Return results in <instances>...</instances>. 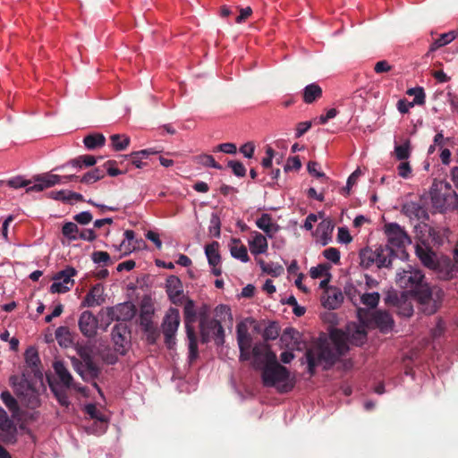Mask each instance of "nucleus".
Returning a JSON list of instances; mask_svg holds the SVG:
<instances>
[{
	"label": "nucleus",
	"instance_id": "obj_47",
	"mask_svg": "<svg viewBox=\"0 0 458 458\" xmlns=\"http://www.w3.org/2000/svg\"><path fill=\"white\" fill-rule=\"evenodd\" d=\"M330 266L327 264H319L317 267H312L310 270V275L312 278H319L329 276Z\"/></svg>",
	"mask_w": 458,
	"mask_h": 458
},
{
	"label": "nucleus",
	"instance_id": "obj_24",
	"mask_svg": "<svg viewBox=\"0 0 458 458\" xmlns=\"http://www.w3.org/2000/svg\"><path fill=\"white\" fill-rule=\"evenodd\" d=\"M104 288L101 284L94 285L87 293L81 302L82 307H95L101 305L105 299L103 297Z\"/></svg>",
	"mask_w": 458,
	"mask_h": 458
},
{
	"label": "nucleus",
	"instance_id": "obj_54",
	"mask_svg": "<svg viewBox=\"0 0 458 458\" xmlns=\"http://www.w3.org/2000/svg\"><path fill=\"white\" fill-rule=\"evenodd\" d=\"M228 166L231 167L233 173L239 177H243L246 174L244 165L239 161H230Z\"/></svg>",
	"mask_w": 458,
	"mask_h": 458
},
{
	"label": "nucleus",
	"instance_id": "obj_27",
	"mask_svg": "<svg viewBox=\"0 0 458 458\" xmlns=\"http://www.w3.org/2000/svg\"><path fill=\"white\" fill-rule=\"evenodd\" d=\"M324 307L335 310L336 309L343 301L342 293L335 289L325 290V294L321 298Z\"/></svg>",
	"mask_w": 458,
	"mask_h": 458
},
{
	"label": "nucleus",
	"instance_id": "obj_12",
	"mask_svg": "<svg viewBox=\"0 0 458 458\" xmlns=\"http://www.w3.org/2000/svg\"><path fill=\"white\" fill-rule=\"evenodd\" d=\"M201 340L203 343L208 342V332L207 327H212L214 334L212 335L216 344L223 345L225 343V330L221 325V321L216 319L201 318L200 324Z\"/></svg>",
	"mask_w": 458,
	"mask_h": 458
},
{
	"label": "nucleus",
	"instance_id": "obj_40",
	"mask_svg": "<svg viewBox=\"0 0 458 458\" xmlns=\"http://www.w3.org/2000/svg\"><path fill=\"white\" fill-rule=\"evenodd\" d=\"M216 315L219 318L221 323H228V327H233V315L231 312V309L226 305H219L216 308Z\"/></svg>",
	"mask_w": 458,
	"mask_h": 458
},
{
	"label": "nucleus",
	"instance_id": "obj_29",
	"mask_svg": "<svg viewBox=\"0 0 458 458\" xmlns=\"http://www.w3.org/2000/svg\"><path fill=\"white\" fill-rule=\"evenodd\" d=\"M84 411L90 417V419L96 420L100 423V428L94 431L98 433L105 432L107 419L106 415L96 406V404L89 403L85 405Z\"/></svg>",
	"mask_w": 458,
	"mask_h": 458
},
{
	"label": "nucleus",
	"instance_id": "obj_14",
	"mask_svg": "<svg viewBox=\"0 0 458 458\" xmlns=\"http://www.w3.org/2000/svg\"><path fill=\"white\" fill-rule=\"evenodd\" d=\"M423 275L420 270L413 269L408 267V269H403L396 275V283L398 285L404 289L416 288L422 281Z\"/></svg>",
	"mask_w": 458,
	"mask_h": 458
},
{
	"label": "nucleus",
	"instance_id": "obj_63",
	"mask_svg": "<svg viewBox=\"0 0 458 458\" xmlns=\"http://www.w3.org/2000/svg\"><path fill=\"white\" fill-rule=\"evenodd\" d=\"M338 112L335 108H331L327 110L326 114H321L318 118V123L319 124H325L327 123L328 120L335 118L337 115Z\"/></svg>",
	"mask_w": 458,
	"mask_h": 458
},
{
	"label": "nucleus",
	"instance_id": "obj_9",
	"mask_svg": "<svg viewBox=\"0 0 458 458\" xmlns=\"http://www.w3.org/2000/svg\"><path fill=\"white\" fill-rule=\"evenodd\" d=\"M77 274L75 268L67 267L58 272L54 277V283L50 286L52 293H64L71 290L74 284L72 277Z\"/></svg>",
	"mask_w": 458,
	"mask_h": 458
},
{
	"label": "nucleus",
	"instance_id": "obj_59",
	"mask_svg": "<svg viewBox=\"0 0 458 458\" xmlns=\"http://www.w3.org/2000/svg\"><path fill=\"white\" fill-rule=\"evenodd\" d=\"M308 171L310 174H312L315 177L322 178L325 177V174L323 172H320L318 170L319 165L317 162L310 161L308 163Z\"/></svg>",
	"mask_w": 458,
	"mask_h": 458
},
{
	"label": "nucleus",
	"instance_id": "obj_45",
	"mask_svg": "<svg viewBox=\"0 0 458 458\" xmlns=\"http://www.w3.org/2000/svg\"><path fill=\"white\" fill-rule=\"evenodd\" d=\"M401 297L403 300L395 303L398 313L403 317H411L413 313L412 305L405 299V294L403 293Z\"/></svg>",
	"mask_w": 458,
	"mask_h": 458
},
{
	"label": "nucleus",
	"instance_id": "obj_5",
	"mask_svg": "<svg viewBox=\"0 0 458 458\" xmlns=\"http://www.w3.org/2000/svg\"><path fill=\"white\" fill-rule=\"evenodd\" d=\"M393 250L390 247H377L375 250L367 248L360 251V266L369 268L376 266L378 268L387 267L391 264Z\"/></svg>",
	"mask_w": 458,
	"mask_h": 458
},
{
	"label": "nucleus",
	"instance_id": "obj_39",
	"mask_svg": "<svg viewBox=\"0 0 458 458\" xmlns=\"http://www.w3.org/2000/svg\"><path fill=\"white\" fill-rule=\"evenodd\" d=\"M456 38V33L454 31H449L447 33H443L437 39H436L430 46L429 50L435 51L439 47H442L449 43H451Z\"/></svg>",
	"mask_w": 458,
	"mask_h": 458
},
{
	"label": "nucleus",
	"instance_id": "obj_3",
	"mask_svg": "<svg viewBox=\"0 0 458 458\" xmlns=\"http://www.w3.org/2000/svg\"><path fill=\"white\" fill-rule=\"evenodd\" d=\"M432 205L440 212L454 206L457 201V195L449 182L435 180L430 188Z\"/></svg>",
	"mask_w": 458,
	"mask_h": 458
},
{
	"label": "nucleus",
	"instance_id": "obj_49",
	"mask_svg": "<svg viewBox=\"0 0 458 458\" xmlns=\"http://www.w3.org/2000/svg\"><path fill=\"white\" fill-rule=\"evenodd\" d=\"M25 360L30 367H37L39 363V357L35 348H29L25 352Z\"/></svg>",
	"mask_w": 458,
	"mask_h": 458
},
{
	"label": "nucleus",
	"instance_id": "obj_55",
	"mask_svg": "<svg viewBox=\"0 0 458 458\" xmlns=\"http://www.w3.org/2000/svg\"><path fill=\"white\" fill-rule=\"evenodd\" d=\"M397 171L399 176L403 178H408L411 174V167L410 165V163L407 162L406 160L402 161L397 166Z\"/></svg>",
	"mask_w": 458,
	"mask_h": 458
},
{
	"label": "nucleus",
	"instance_id": "obj_62",
	"mask_svg": "<svg viewBox=\"0 0 458 458\" xmlns=\"http://www.w3.org/2000/svg\"><path fill=\"white\" fill-rule=\"evenodd\" d=\"M69 194H70V191L62 190V191H51L50 197L54 199L69 202Z\"/></svg>",
	"mask_w": 458,
	"mask_h": 458
},
{
	"label": "nucleus",
	"instance_id": "obj_25",
	"mask_svg": "<svg viewBox=\"0 0 458 458\" xmlns=\"http://www.w3.org/2000/svg\"><path fill=\"white\" fill-rule=\"evenodd\" d=\"M256 225L269 238H273L279 230V225L274 223L272 216L267 213L262 214L260 217L256 220Z\"/></svg>",
	"mask_w": 458,
	"mask_h": 458
},
{
	"label": "nucleus",
	"instance_id": "obj_32",
	"mask_svg": "<svg viewBox=\"0 0 458 458\" xmlns=\"http://www.w3.org/2000/svg\"><path fill=\"white\" fill-rule=\"evenodd\" d=\"M380 300V294L377 292L365 293L360 294V302L366 307V310L371 311L377 306ZM365 310V308H363Z\"/></svg>",
	"mask_w": 458,
	"mask_h": 458
},
{
	"label": "nucleus",
	"instance_id": "obj_17",
	"mask_svg": "<svg viewBox=\"0 0 458 458\" xmlns=\"http://www.w3.org/2000/svg\"><path fill=\"white\" fill-rule=\"evenodd\" d=\"M369 318L372 321L369 327H377L381 332H388L394 327V320L386 311H369Z\"/></svg>",
	"mask_w": 458,
	"mask_h": 458
},
{
	"label": "nucleus",
	"instance_id": "obj_34",
	"mask_svg": "<svg viewBox=\"0 0 458 458\" xmlns=\"http://www.w3.org/2000/svg\"><path fill=\"white\" fill-rule=\"evenodd\" d=\"M218 242H214L205 248V253L210 266H218L220 263L221 258L218 252Z\"/></svg>",
	"mask_w": 458,
	"mask_h": 458
},
{
	"label": "nucleus",
	"instance_id": "obj_6",
	"mask_svg": "<svg viewBox=\"0 0 458 458\" xmlns=\"http://www.w3.org/2000/svg\"><path fill=\"white\" fill-rule=\"evenodd\" d=\"M10 383L14 388L15 393L21 398V402L30 409H35L40 405L39 394L29 383L22 377L16 376L11 377Z\"/></svg>",
	"mask_w": 458,
	"mask_h": 458
},
{
	"label": "nucleus",
	"instance_id": "obj_48",
	"mask_svg": "<svg viewBox=\"0 0 458 458\" xmlns=\"http://www.w3.org/2000/svg\"><path fill=\"white\" fill-rule=\"evenodd\" d=\"M407 94L409 96H413V101L414 105H423L425 103V92L424 89L421 87L418 88H411L407 90Z\"/></svg>",
	"mask_w": 458,
	"mask_h": 458
},
{
	"label": "nucleus",
	"instance_id": "obj_50",
	"mask_svg": "<svg viewBox=\"0 0 458 458\" xmlns=\"http://www.w3.org/2000/svg\"><path fill=\"white\" fill-rule=\"evenodd\" d=\"M198 162L205 166L213 167L216 169H222V166L216 162L211 155H200L197 157Z\"/></svg>",
	"mask_w": 458,
	"mask_h": 458
},
{
	"label": "nucleus",
	"instance_id": "obj_37",
	"mask_svg": "<svg viewBox=\"0 0 458 458\" xmlns=\"http://www.w3.org/2000/svg\"><path fill=\"white\" fill-rule=\"evenodd\" d=\"M157 153L151 149H143L140 151H136L131 153L130 156H125L124 157H131L132 165L137 168H142L145 165V163L142 159L147 158L149 155Z\"/></svg>",
	"mask_w": 458,
	"mask_h": 458
},
{
	"label": "nucleus",
	"instance_id": "obj_20",
	"mask_svg": "<svg viewBox=\"0 0 458 458\" xmlns=\"http://www.w3.org/2000/svg\"><path fill=\"white\" fill-rule=\"evenodd\" d=\"M248 244L250 253L254 256L265 254L268 249L267 237L257 231L251 233Z\"/></svg>",
	"mask_w": 458,
	"mask_h": 458
},
{
	"label": "nucleus",
	"instance_id": "obj_52",
	"mask_svg": "<svg viewBox=\"0 0 458 458\" xmlns=\"http://www.w3.org/2000/svg\"><path fill=\"white\" fill-rule=\"evenodd\" d=\"M323 256L331 262L336 264L340 260V251L335 248H327L323 251Z\"/></svg>",
	"mask_w": 458,
	"mask_h": 458
},
{
	"label": "nucleus",
	"instance_id": "obj_30",
	"mask_svg": "<svg viewBox=\"0 0 458 458\" xmlns=\"http://www.w3.org/2000/svg\"><path fill=\"white\" fill-rule=\"evenodd\" d=\"M333 225L329 220H323L317 228V235L322 245H327L331 239Z\"/></svg>",
	"mask_w": 458,
	"mask_h": 458
},
{
	"label": "nucleus",
	"instance_id": "obj_16",
	"mask_svg": "<svg viewBox=\"0 0 458 458\" xmlns=\"http://www.w3.org/2000/svg\"><path fill=\"white\" fill-rule=\"evenodd\" d=\"M111 335L114 352L119 355H125L130 346V342L126 336V327L121 325H116L113 327Z\"/></svg>",
	"mask_w": 458,
	"mask_h": 458
},
{
	"label": "nucleus",
	"instance_id": "obj_11",
	"mask_svg": "<svg viewBox=\"0 0 458 458\" xmlns=\"http://www.w3.org/2000/svg\"><path fill=\"white\" fill-rule=\"evenodd\" d=\"M253 358V366L262 368L276 360V355L273 352L268 344L264 342L255 344L250 352V358Z\"/></svg>",
	"mask_w": 458,
	"mask_h": 458
},
{
	"label": "nucleus",
	"instance_id": "obj_42",
	"mask_svg": "<svg viewBox=\"0 0 458 458\" xmlns=\"http://www.w3.org/2000/svg\"><path fill=\"white\" fill-rule=\"evenodd\" d=\"M395 157L400 160H407L411 156V143L409 140H406L403 144L394 146Z\"/></svg>",
	"mask_w": 458,
	"mask_h": 458
},
{
	"label": "nucleus",
	"instance_id": "obj_60",
	"mask_svg": "<svg viewBox=\"0 0 458 458\" xmlns=\"http://www.w3.org/2000/svg\"><path fill=\"white\" fill-rule=\"evenodd\" d=\"M53 392L55 393V397L57 398L59 403L63 406H68L70 402L66 393L64 390H58L55 387H52Z\"/></svg>",
	"mask_w": 458,
	"mask_h": 458
},
{
	"label": "nucleus",
	"instance_id": "obj_21",
	"mask_svg": "<svg viewBox=\"0 0 458 458\" xmlns=\"http://www.w3.org/2000/svg\"><path fill=\"white\" fill-rule=\"evenodd\" d=\"M80 355L83 359V361L78 360L77 358H72V365L74 370L83 378H86L85 370L88 369L91 373L96 374L98 369L96 366L93 364L90 357L82 352H80Z\"/></svg>",
	"mask_w": 458,
	"mask_h": 458
},
{
	"label": "nucleus",
	"instance_id": "obj_53",
	"mask_svg": "<svg viewBox=\"0 0 458 458\" xmlns=\"http://www.w3.org/2000/svg\"><path fill=\"white\" fill-rule=\"evenodd\" d=\"M116 161L108 160L104 164L103 167L105 168L104 170H106L110 176H117L119 174H122L123 172L116 168Z\"/></svg>",
	"mask_w": 458,
	"mask_h": 458
},
{
	"label": "nucleus",
	"instance_id": "obj_61",
	"mask_svg": "<svg viewBox=\"0 0 458 458\" xmlns=\"http://www.w3.org/2000/svg\"><path fill=\"white\" fill-rule=\"evenodd\" d=\"M255 146L252 142H247L240 148V152L247 158L253 157Z\"/></svg>",
	"mask_w": 458,
	"mask_h": 458
},
{
	"label": "nucleus",
	"instance_id": "obj_13",
	"mask_svg": "<svg viewBox=\"0 0 458 458\" xmlns=\"http://www.w3.org/2000/svg\"><path fill=\"white\" fill-rule=\"evenodd\" d=\"M385 233L391 247L402 248L411 242L404 230L395 223L386 225Z\"/></svg>",
	"mask_w": 458,
	"mask_h": 458
},
{
	"label": "nucleus",
	"instance_id": "obj_33",
	"mask_svg": "<svg viewBox=\"0 0 458 458\" xmlns=\"http://www.w3.org/2000/svg\"><path fill=\"white\" fill-rule=\"evenodd\" d=\"M105 142H106V138L101 133H94V134L87 135L83 140V143H84L85 147L90 150L103 147L105 145Z\"/></svg>",
	"mask_w": 458,
	"mask_h": 458
},
{
	"label": "nucleus",
	"instance_id": "obj_23",
	"mask_svg": "<svg viewBox=\"0 0 458 458\" xmlns=\"http://www.w3.org/2000/svg\"><path fill=\"white\" fill-rule=\"evenodd\" d=\"M16 432V427L10 420L6 411L0 407V437L6 441H11Z\"/></svg>",
	"mask_w": 458,
	"mask_h": 458
},
{
	"label": "nucleus",
	"instance_id": "obj_51",
	"mask_svg": "<svg viewBox=\"0 0 458 458\" xmlns=\"http://www.w3.org/2000/svg\"><path fill=\"white\" fill-rule=\"evenodd\" d=\"M7 184L12 188L18 189L29 186L30 184H31V181L26 180L22 176H16L10 179L7 182Z\"/></svg>",
	"mask_w": 458,
	"mask_h": 458
},
{
	"label": "nucleus",
	"instance_id": "obj_7",
	"mask_svg": "<svg viewBox=\"0 0 458 458\" xmlns=\"http://www.w3.org/2000/svg\"><path fill=\"white\" fill-rule=\"evenodd\" d=\"M252 322L253 321L251 319L247 318L238 323L236 327V338L240 350L239 360L241 361L250 360V346L252 338L249 333V328Z\"/></svg>",
	"mask_w": 458,
	"mask_h": 458
},
{
	"label": "nucleus",
	"instance_id": "obj_41",
	"mask_svg": "<svg viewBox=\"0 0 458 458\" xmlns=\"http://www.w3.org/2000/svg\"><path fill=\"white\" fill-rule=\"evenodd\" d=\"M97 163V158L90 155L80 156L74 159H72L69 164L73 167L81 168L83 166H92Z\"/></svg>",
	"mask_w": 458,
	"mask_h": 458
},
{
	"label": "nucleus",
	"instance_id": "obj_57",
	"mask_svg": "<svg viewBox=\"0 0 458 458\" xmlns=\"http://www.w3.org/2000/svg\"><path fill=\"white\" fill-rule=\"evenodd\" d=\"M91 259L95 263H107L110 259L109 254L106 251H95L91 255Z\"/></svg>",
	"mask_w": 458,
	"mask_h": 458
},
{
	"label": "nucleus",
	"instance_id": "obj_36",
	"mask_svg": "<svg viewBox=\"0 0 458 458\" xmlns=\"http://www.w3.org/2000/svg\"><path fill=\"white\" fill-rule=\"evenodd\" d=\"M105 170L100 168V167H97V168H94L93 170L86 173L85 174H83L81 176V178L80 179V181L82 182V183H86V184H92L99 180H101L102 178L105 177Z\"/></svg>",
	"mask_w": 458,
	"mask_h": 458
},
{
	"label": "nucleus",
	"instance_id": "obj_56",
	"mask_svg": "<svg viewBox=\"0 0 458 458\" xmlns=\"http://www.w3.org/2000/svg\"><path fill=\"white\" fill-rule=\"evenodd\" d=\"M301 166V160L298 157H289L284 165V171L288 172L291 170H299Z\"/></svg>",
	"mask_w": 458,
	"mask_h": 458
},
{
	"label": "nucleus",
	"instance_id": "obj_44",
	"mask_svg": "<svg viewBox=\"0 0 458 458\" xmlns=\"http://www.w3.org/2000/svg\"><path fill=\"white\" fill-rule=\"evenodd\" d=\"M1 399L9 411L14 415L19 411L18 403L15 398L8 392L4 391L1 394Z\"/></svg>",
	"mask_w": 458,
	"mask_h": 458
},
{
	"label": "nucleus",
	"instance_id": "obj_64",
	"mask_svg": "<svg viewBox=\"0 0 458 458\" xmlns=\"http://www.w3.org/2000/svg\"><path fill=\"white\" fill-rule=\"evenodd\" d=\"M338 241L343 243H349L352 241V236L347 228H338Z\"/></svg>",
	"mask_w": 458,
	"mask_h": 458
},
{
	"label": "nucleus",
	"instance_id": "obj_43",
	"mask_svg": "<svg viewBox=\"0 0 458 458\" xmlns=\"http://www.w3.org/2000/svg\"><path fill=\"white\" fill-rule=\"evenodd\" d=\"M123 234L124 239L117 249L118 250L123 251L124 254H127L134 250V246H131V242L134 239L135 233L132 230H126Z\"/></svg>",
	"mask_w": 458,
	"mask_h": 458
},
{
	"label": "nucleus",
	"instance_id": "obj_1",
	"mask_svg": "<svg viewBox=\"0 0 458 458\" xmlns=\"http://www.w3.org/2000/svg\"><path fill=\"white\" fill-rule=\"evenodd\" d=\"M357 316L360 324L352 323L347 327V336L344 334L335 331L331 334L330 342L318 344L306 352L309 371L313 374L314 369L323 365L324 369L332 366L338 358L344 354L349 347L346 338L355 344H362L367 337V327L372 323L369 318V311L360 307L357 309Z\"/></svg>",
	"mask_w": 458,
	"mask_h": 458
},
{
	"label": "nucleus",
	"instance_id": "obj_58",
	"mask_svg": "<svg viewBox=\"0 0 458 458\" xmlns=\"http://www.w3.org/2000/svg\"><path fill=\"white\" fill-rule=\"evenodd\" d=\"M92 218V215L89 211L81 212L74 216V220L81 225H88Z\"/></svg>",
	"mask_w": 458,
	"mask_h": 458
},
{
	"label": "nucleus",
	"instance_id": "obj_38",
	"mask_svg": "<svg viewBox=\"0 0 458 458\" xmlns=\"http://www.w3.org/2000/svg\"><path fill=\"white\" fill-rule=\"evenodd\" d=\"M110 140L115 151L124 150L130 144V138L124 134H113Z\"/></svg>",
	"mask_w": 458,
	"mask_h": 458
},
{
	"label": "nucleus",
	"instance_id": "obj_31",
	"mask_svg": "<svg viewBox=\"0 0 458 458\" xmlns=\"http://www.w3.org/2000/svg\"><path fill=\"white\" fill-rule=\"evenodd\" d=\"M322 96V89L316 83L307 85L303 89V101L311 104Z\"/></svg>",
	"mask_w": 458,
	"mask_h": 458
},
{
	"label": "nucleus",
	"instance_id": "obj_22",
	"mask_svg": "<svg viewBox=\"0 0 458 458\" xmlns=\"http://www.w3.org/2000/svg\"><path fill=\"white\" fill-rule=\"evenodd\" d=\"M166 293L173 303L181 302L183 291L182 282L177 276H172L166 280Z\"/></svg>",
	"mask_w": 458,
	"mask_h": 458
},
{
	"label": "nucleus",
	"instance_id": "obj_4",
	"mask_svg": "<svg viewBox=\"0 0 458 458\" xmlns=\"http://www.w3.org/2000/svg\"><path fill=\"white\" fill-rule=\"evenodd\" d=\"M444 293L438 286L421 285L416 292V297L421 311L427 315L434 314L442 302Z\"/></svg>",
	"mask_w": 458,
	"mask_h": 458
},
{
	"label": "nucleus",
	"instance_id": "obj_10",
	"mask_svg": "<svg viewBox=\"0 0 458 458\" xmlns=\"http://www.w3.org/2000/svg\"><path fill=\"white\" fill-rule=\"evenodd\" d=\"M184 315L186 320L187 337L189 340L190 359L193 360L198 355V344L194 330L189 326V323L194 321L196 316L195 305L191 300H188L184 305Z\"/></svg>",
	"mask_w": 458,
	"mask_h": 458
},
{
	"label": "nucleus",
	"instance_id": "obj_19",
	"mask_svg": "<svg viewBox=\"0 0 458 458\" xmlns=\"http://www.w3.org/2000/svg\"><path fill=\"white\" fill-rule=\"evenodd\" d=\"M55 374L57 375L58 378L62 382V384L66 387H72L78 392L84 393L85 388L83 386H81L79 385L73 384V378L71 375V373L68 371L64 364L60 361H55L53 364Z\"/></svg>",
	"mask_w": 458,
	"mask_h": 458
},
{
	"label": "nucleus",
	"instance_id": "obj_8",
	"mask_svg": "<svg viewBox=\"0 0 458 458\" xmlns=\"http://www.w3.org/2000/svg\"><path fill=\"white\" fill-rule=\"evenodd\" d=\"M180 325L179 310L174 308H170L162 323V331L165 335V344L169 348L175 344V334Z\"/></svg>",
	"mask_w": 458,
	"mask_h": 458
},
{
	"label": "nucleus",
	"instance_id": "obj_35",
	"mask_svg": "<svg viewBox=\"0 0 458 458\" xmlns=\"http://www.w3.org/2000/svg\"><path fill=\"white\" fill-rule=\"evenodd\" d=\"M35 182H39L43 190L62 182V177L57 174H45L35 177Z\"/></svg>",
	"mask_w": 458,
	"mask_h": 458
},
{
	"label": "nucleus",
	"instance_id": "obj_18",
	"mask_svg": "<svg viewBox=\"0 0 458 458\" xmlns=\"http://www.w3.org/2000/svg\"><path fill=\"white\" fill-rule=\"evenodd\" d=\"M106 313L111 320L126 321L134 316V309L131 303H122L108 308Z\"/></svg>",
	"mask_w": 458,
	"mask_h": 458
},
{
	"label": "nucleus",
	"instance_id": "obj_28",
	"mask_svg": "<svg viewBox=\"0 0 458 458\" xmlns=\"http://www.w3.org/2000/svg\"><path fill=\"white\" fill-rule=\"evenodd\" d=\"M231 255L241 260L242 262H248L250 260L247 248L242 244L240 239H232L229 243Z\"/></svg>",
	"mask_w": 458,
	"mask_h": 458
},
{
	"label": "nucleus",
	"instance_id": "obj_15",
	"mask_svg": "<svg viewBox=\"0 0 458 458\" xmlns=\"http://www.w3.org/2000/svg\"><path fill=\"white\" fill-rule=\"evenodd\" d=\"M78 326L84 336L92 338L97 335L98 320L91 311L85 310L79 318Z\"/></svg>",
	"mask_w": 458,
	"mask_h": 458
},
{
	"label": "nucleus",
	"instance_id": "obj_2",
	"mask_svg": "<svg viewBox=\"0 0 458 458\" xmlns=\"http://www.w3.org/2000/svg\"><path fill=\"white\" fill-rule=\"evenodd\" d=\"M261 380L264 386L274 387L279 393H287L293 388L289 370L280 365L277 359L262 368Z\"/></svg>",
	"mask_w": 458,
	"mask_h": 458
},
{
	"label": "nucleus",
	"instance_id": "obj_46",
	"mask_svg": "<svg viewBox=\"0 0 458 458\" xmlns=\"http://www.w3.org/2000/svg\"><path fill=\"white\" fill-rule=\"evenodd\" d=\"M62 233L70 241L76 240L79 233L78 225L72 222H67L63 225Z\"/></svg>",
	"mask_w": 458,
	"mask_h": 458
},
{
	"label": "nucleus",
	"instance_id": "obj_26",
	"mask_svg": "<svg viewBox=\"0 0 458 458\" xmlns=\"http://www.w3.org/2000/svg\"><path fill=\"white\" fill-rule=\"evenodd\" d=\"M416 254L424 266L429 268L437 267L435 253L428 246L418 244L416 246Z\"/></svg>",
	"mask_w": 458,
	"mask_h": 458
}]
</instances>
